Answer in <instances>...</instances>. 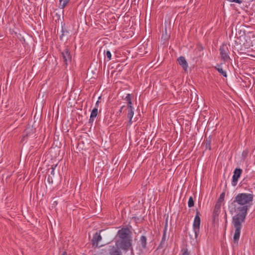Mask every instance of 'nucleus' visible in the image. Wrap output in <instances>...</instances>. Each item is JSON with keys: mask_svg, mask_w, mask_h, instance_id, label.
<instances>
[{"mask_svg": "<svg viewBox=\"0 0 255 255\" xmlns=\"http://www.w3.org/2000/svg\"><path fill=\"white\" fill-rule=\"evenodd\" d=\"M127 109L128 110V113L127 114L128 118L129 119V125L131 124L132 122V118L133 117V116L134 115V111H133V108L132 106H128Z\"/></svg>", "mask_w": 255, "mask_h": 255, "instance_id": "1a4fd4ad", "label": "nucleus"}, {"mask_svg": "<svg viewBox=\"0 0 255 255\" xmlns=\"http://www.w3.org/2000/svg\"><path fill=\"white\" fill-rule=\"evenodd\" d=\"M211 138L210 137H209V138L208 139H207L205 141L206 148L209 149V150H210L211 149Z\"/></svg>", "mask_w": 255, "mask_h": 255, "instance_id": "dca6fc26", "label": "nucleus"}, {"mask_svg": "<svg viewBox=\"0 0 255 255\" xmlns=\"http://www.w3.org/2000/svg\"><path fill=\"white\" fill-rule=\"evenodd\" d=\"M104 53H105L106 56L107 57L108 60H110L111 59L112 57V54L111 52L109 50H107V51H105L104 50Z\"/></svg>", "mask_w": 255, "mask_h": 255, "instance_id": "4be33fe9", "label": "nucleus"}, {"mask_svg": "<svg viewBox=\"0 0 255 255\" xmlns=\"http://www.w3.org/2000/svg\"><path fill=\"white\" fill-rule=\"evenodd\" d=\"M125 99L127 101V107L132 106L131 96L130 94H128Z\"/></svg>", "mask_w": 255, "mask_h": 255, "instance_id": "f3484780", "label": "nucleus"}, {"mask_svg": "<svg viewBox=\"0 0 255 255\" xmlns=\"http://www.w3.org/2000/svg\"><path fill=\"white\" fill-rule=\"evenodd\" d=\"M168 239V237H166V229L165 228L163 231V234L162 236V238L161 241L160 242V244L158 247V249H160L164 248L167 246L166 241Z\"/></svg>", "mask_w": 255, "mask_h": 255, "instance_id": "0eeeda50", "label": "nucleus"}, {"mask_svg": "<svg viewBox=\"0 0 255 255\" xmlns=\"http://www.w3.org/2000/svg\"><path fill=\"white\" fill-rule=\"evenodd\" d=\"M220 52L222 60L224 61H227L230 60V58L229 55V49L226 45L223 44L220 46Z\"/></svg>", "mask_w": 255, "mask_h": 255, "instance_id": "20e7f679", "label": "nucleus"}, {"mask_svg": "<svg viewBox=\"0 0 255 255\" xmlns=\"http://www.w3.org/2000/svg\"><path fill=\"white\" fill-rule=\"evenodd\" d=\"M253 198V194L239 193L229 205L230 212L237 213L232 219V224L235 229L233 241L237 245L238 244L240 237L242 223L245 220L248 211L252 204Z\"/></svg>", "mask_w": 255, "mask_h": 255, "instance_id": "f257e3e1", "label": "nucleus"}, {"mask_svg": "<svg viewBox=\"0 0 255 255\" xmlns=\"http://www.w3.org/2000/svg\"><path fill=\"white\" fill-rule=\"evenodd\" d=\"M51 174L54 175V168L52 166L51 168V171L50 172Z\"/></svg>", "mask_w": 255, "mask_h": 255, "instance_id": "5701e85b", "label": "nucleus"}, {"mask_svg": "<svg viewBox=\"0 0 255 255\" xmlns=\"http://www.w3.org/2000/svg\"><path fill=\"white\" fill-rule=\"evenodd\" d=\"M131 232L128 228H123L118 231V235L120 240L116 242V247L121 249L128 251L131 246V238L130 235Z\"/></svg>", "mask_w": 255, "mask_h": 255, "instance_id": "f03ea898", "label": "nucleus"}, {"mask_svg": "<svg viewBox=\"0 0 255 255\" xmlns=\"http://www.w3.org/2000/svg\"><path fill=\"white\" fill-rule=\"evenodd\" d=\"M120 249L121 248L120 247H117L116 248L114 247H113L112 249L110 250L109 252L110 255H123Z\"/></svg>", "mask_w": 255, "mask_h": 255, "instance_id": "9b49d317", "label": "nucleus"}, {"mask_svg": "<svg viewBox=\"0 0 255 255\" xmlns=\"http://www.w3.org/2000/svg\"><path fill=\"white\" fill-rule=\"evenodd\" d=\"M216 69L224 77H227V73L223 69L222 67L220 65H218V66L215 67Z\"/></svg>", "mask_w": 255, "mask_h": 255, "instance_id": "4468645a", "label": "nucleus"}, {"mask_svg": "<svg viewBox=\"0 0 255 255\" xmlns=\"http://www.w3.org/2000/svg\"><path fill=\"white\" fill-rule=\"evenodd\" d=\"M124 108V106H122V107H121V110H120V111L121 113L122 112V110H123V109Z\"/></svg>", "mask_w": 255, "mask_h": 255, "instance_id": "393cba45", "label": "nucleus"}, {"mask_svg": "<svg viewBox=\"0 0 255 255\" xmlns=\"http://www.w3.org/2000/svg\"><path fill=\"white\" fill-rule=\"evenodd\" d=\"M101 240V236L98 233H96V234L94 235L93 238L92 239L93 246L98 247L99 242Z\"/></svg>", "mask_w": 255, "mask_h": 255, "instance_id": "9d476101", "label": "nucleus"}, {"mask_svg": "<svg viewBox=\"0 0 255 255\" xmlns=\"http://www.w3.org/2000/svg\"><path fill=\"white\" fill-rule=\"evenodd\" d=\"M139 243L142 249H145L146 248V238L145 236H141Z\"/></svg>", "mask_w": 255, "mask_h": 255, "instance_id": "ddd939ff", "label": "nucleus"}, {"mask_svg": "<svg viewBox=\"0 0 255 255\" xmlns=\"http://www.w3.org/2000/svg\"><path fill=\"white\" fill-rule=\"evenodd\" d=\"M97 115L98 109L97 108H94L91 113L90 118L89 119V123L93 122L94 119L97 117Z\"/></svg>", "mask_w": 255, "mask_h": 255, "instance_id": "f8f14e48", "label": "nucleus"}, {"mask_svg": "<svg viewBox=\"0 0 255 255\" xmlns=\"http://www.w3.org/2000/svg\"><path fill=\"white\" fill-rule=\"evenodd\" d=\"M62 255H67V253L66 252H64L62 253Z\"/></svg>", "mask_w": 255, "mask_h": 255, "instance_id": "b1692460", "label": "nucleus"}, {"mask_svg": "<svg viewBox=\"0 0 255 255\" xmlns=\"http://www.w3.org/2000/svg\"><path fill=\"white\" fill-rule=\"evenodd\" d=\"M165 34H164V35H166V32H167L166 29L165 30Z\"/></svg>", "mask_w": 255, "mask_h": 255, "instance_id": "bb28decb", "label": "nucleus"}, {"mask_svg": "<svg viewBox=\"0 0 255 255\" xmlns=\"http://www.w3.org/2000/svg\"><path fill=\"white\" fill-rule=\"evenodd\" d=\"M48 180L49 182H50V179L49 178V177L48 178Z\"/></svg>", "mask_w": 255, "mask_h": 255, "instance_id": "cd10ccee", "label": "nucleus"}, {"mask_svg": "<svg viewBox=\"0 0 255 255\" xmlns=\"http://www.w3.org/2000/svg\"><path fill=\"white\" fill-rule=\"evenodd\" d=\"M194 202L193 199L192 197H190L189 199V201L188 202V207L190 208L194 206Z\"/></svg>", "mask_w": 255, "mask_h": 255, "instance_id": "6ab92c4d", "label": "nucleus"}, {"mask_svg": "<svg viewBox=\"0 0 255 255\" xmlns=\"http://www.w3.org/2000/svg\"><path fill=\"white\" fill-rule=\"evenodd\" d=\"M168 38V36H167V35H166V36H165V37H164V39H166Z\"/></svg>", "mask_w": 255, "mask_h": 255, "instance_id": "a878e982", "label": "nucleus"}, {"mask_svg": "<svg viewBox=\"0 0 255 255\" xmlns=\"http://www.w3.org/2000/svg\"><path fill=\"white\" fill-rule=\"evenodd\" d=\"M70 0H59V7L63 8L69 2Z\"/></svg>", "mask_w": 255, "mask_h": 255, "instance_id": "2eb2a0df", "label": "nucleus"}, {"mask_svg": "<svg viewBox=\"0 0 255 255\" xmlns=\"http://www.w3.org/2000/svg\"><path fill=\"white\" fill-rule=\"evenodd\" d=\"M242 173V170L241 168H236L234 171V175L232 179V185L236 186L239 177Z\"/></svg>", "mask_w": 255, "mask_h": 255, "instance_id": "423d86ee", "label": "nucleus"}, {"mask_svg": "<svg viewBox=\"0 0 255 255\" xmlns=\"http://www.w3.org/2000/svg\"><path fill=\"white\" fill-rule=\"evenodd\" d=\"M181 252L182 253V255H190V252L186 248H182Z\"/></svg>", "mask_w": 255, "mask_h": 255, "instance_id": "aec40b11", "label": "nucleus"}, {"mask_svg": "<svg viewBox=\"0 0 255 255\" xmlns=\"http://www.w3.org/2000/svg\"><path fill=\"white\" fill-rule=\"evenodd\" d=\"M220 208H221V203H219L217 202L215 206L214 213L215 214H218L220 211Z\"/></svg>", "mask_w": 255, "mask_h": 255, "instance_id": "a211bd4d", "label": "nucleus"}, {"mask_svg": "<svg viewBox=\"0 0 255 255\" xmlns=\"http://www.w3.org/2000/svg\"><path fill=\"white\" fill-rule=\"evenodd\" d=\"M225 193L223 192L220 196V197L218 199V203H221L224 199Z\"/></svg>", "mask_w": 255, "mask_h": 255, "instance_id": "412c9836", "label": "nucleus"}, {"mask_svg": "<svg viewBox=\"0 0 255 255\" xmlns=\"http://www.w3.org/2000/svg\"><path fill=\"white\" fill-rule=\"evenodd\" d=\"M200 213L198 211H196V214L194 218L193 222V230L195 233V237L197 238L200 230V218L199 217Z\"/></svg>", "mask_w": 255, "mask_h": 255, "instance_id": "7ed1b4c3", "label": "nucleus"}, {"mask_svg": "<svg viewBox=\"0 0 255 255\" xmlns=\"http://www.w3.org/2000/svg\"><path fill=\"white\" fill-rule=\"evenodd\" d=\"M179 64L182 66L185 71H186L188 67V63L183 56H180L178 58Z\"/></svg>", "mask_w": 255, "mask_h": 255, "instance_id": "6e6552de", "label": "nucleus"}, {"mask_svg": "<svg viewBox=\"0 0 255 255\" xmlns=\"http://www.w3.org/2000/svg\"><path fill=\"white\" fill-rule=\"evenodd\" d=\"M62 57L61 59L63 61L64 65L67 66L68 65V62L71 61V56L69 50L68 48H65L63 51L61 52Z\"/></svg>", "mask_w": 255, "mask_h": 255, "instance_id": "39448f33", "label": "nucleus"}]
</instances>
